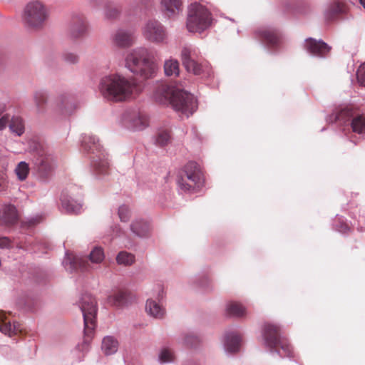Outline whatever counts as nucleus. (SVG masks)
<instances>
[{"mask_svg": "<svg viewBox=\"0 0 365 365\" xmlns=\"http://www.w3.org/2000/svg\"><path fill=\"white\" fill-rule=\"evenodd\" d=\"M98 89L104 98L116 102L135 98L142 91L140 85L118 73L103 76Z\"/></svg>", "mask_w": 365, "mask_h": 365, "instance_id": "obj_1", "label": "nucleus"}, {"mask_svg": "<svg viewBox=\"0 0 365 365\" xmlns=\"http://www.w3.org/2000/svg\"><path fill=\"white\" fill-rule=\"evenodd\" d=\"M155 100L163 105H171L178 112L188 118L197 108L192 94L176 86L160 84L153 93Z\"/></svg>", "mask_w": 365, "mask_h": 365, "instance_id": "obj_2", "label": "nucleus"}, {"mask_svg": "<svg viewBox=\"0 0 365 365\" xmlns=\"http://www.w3.org/2000/svg\"><path fill=\"white\" fill-rule=\"evenodd\" d=\"M125 66L131 73L143 79L153 78L158 70L152 52L143 46L135 48L127 53Z\"/></svg>", "mask_w": 365, "mask_h": 365, "instance_id": "obj_3", "label": "nucleus"}, {"mask_svg": "<svg viewBox=\"0 0 365 365\" xmlns=\"http://www.w3.org/2000/svg\"><path fill=\"white\" fill-rule=\"evenodd\" d=\"M81 147L84 153L89 155L93 173L98 178L109 173V163L105 152L94 135L84 134L81 137Z\"/></svg>", "mask_w": 365, "mask_h": 365, "instance_id": "obj_4", "label": "nucleus"}, {"mask_svg": "<svg viewBox=\"0 0 365 365\" xmlns=\"http://www.w3.org/2000/svg\"><path fill=\"white\" fill-rule=\"evenodd\" d=\"M264 344L272 354L281 358L292 357V349L287 340L280 334V327L275 324H265L262 329Z\"/></svg>", "mask_w": 365, "mask_h": 365, "instance_id": "obj_5", "label": "nucleus"}, {"mask_svg": "<svg viewBox=\"0 0 365 365\" xmlns=\"http://www.w3.org/2000/svg\"><path fill=\"white\" fill-rule=\"evenodd\" d=\"M29 144V151L34 155V163L39 176L43 179L48 178L56 166V158L38 142L31 140Z\"/></svg>", "mask_w": 365, "mask_h": 365, "instance_id": "obj_6", "label": "nucleus"}, {"mask_svg": "<svg viewBox=\"0 0 365 365\" xmlns=\"http://www.w3.org/2000/svg\"><path fill=\"white\" fill-rule=\"evenodd\" d=\"M212 14L203 5L194 3L188 8L186 26L189 32L202 33L212 24Z\"/></svg>", "mask_w": 365, "mask_h": 365, "instance_id": "obj_7", "label": "nucleus"}, {"mask_svg": "<svg viewBox=\"0 0 365 365\" xmlns=\"http://www.w3.org/2000/svg\"><path fill=\"white\" fill-rule=\"evenodd\" d=\"M177 182L179 188L185 192H193L204 184V178L199 165L188 162L180 173Z\"/></svg>", "mask_w": 365, "mask_h": 365, "instance_id": "obj_8", "label": "nucleus"}, {"mask_svg": "<svg viewBox=\"0 0 365 365\" xmlns=\"http://www.w3.org/2000/svg\"><path fill=\"white\" fill-rule=\"evenodd\" d=\"M78 306L82 312L84 321L85 343L92 337L96 328V317L97 314V304L96 299L90 294H83L79 302Z\"/></svg>", "mask_w": 365, "mask_h": 365, "instance_id": "obj_9", "label": "nucleus"}, {"mask_svg": "<svg viewBox=\"0 0 365 365\" xmlns=\"http://www.w3.org/2000/svg\"><path fill=\"white\" fill-rule=\"evenodd\" d=\"M181 60L185 69L196 76L210 77L212 69L207 62L197 60V50L191 46L183 47L181 51Z\"/></svg>", "mask_w": 365, "mask_h": 365, "instance_id": "obj_10", "label": "nucleus"}, {"mask_svg": "<svg viewBox=\"0 0 365 365\" xmlns=\"http://www.w3.org/2000/svg\"><path fill=\"white\" fill-rule=\"evenodd\" d=\"M334 120L347 125L355 133H365V114L360 113L350 107H345L337 111Z\"/></svg>", "mask_w": 365, "mask_h": 365, "instance_id": "obj_11", "label": "nucleus"}, {"mask_svg": "<svg viewBox=\"0 0 365 365\" xmlns=\"http://www.w3.org/2000/svg\"><path fill=\"white\" fill-rule=\"evenodd\" d=\"M48 13L45 6L38 1L30 2L24 9V21L31 27L41 26L47 19Z\"/></svg>", "mask_w": 365, "mask_h": 365, "instance_id": "obj_12", "label": "nucleus"}, {"mask_svg": "<svg viewBox=\"0 0 365 365\" xmlns=\"http://www.w3.org/2000/svg\"><path fill=\"white\" fill-rule=\"evenodd\" d=\"M142 34L148 41L153 43H165L168 34L164 25L158 20L150 19L142 28Z\"/></svg>", "mask_w": 365, "mask_h": 365, "instance_id": "obj_13", "label": "nucleus"}, {"mask_svg": "<svg viewBox=\"0 0 365 365\" xmlns=\"http://www.w3.org/2000/svg\"><path fill=\"white\" fill-rule=\"evenodd\" d=\"M88 23L83 14L74 12L71 14L68 28L70 38H81L88 33Z\"/></svg>", "mask_w": 365, "mask_h": 365, "instance_id": "obj_14", "label": "nucleus"}, {"mask_svg": "<svg viewBox=\"0 0 365 365\" xmlns=\"http://www.w3.org/2000/svg\"><path fill=\"white\" fill-rule=\"evenodd\" d=\"M78 105L73 95L63 93L58 96L56 100L55 113L62 118H68L77 109Z\"/></svg>", "mask_w": 365, "mask_h": 365, "instance_id": "obj_15", "label": "nucleus"}, {"mask_svg": "<svg viewBox=\"0 0 365 365\" xmlns=\"http://www.w3.org/2000/svg\"><path fill=\"white\" fill-rule=\"evenodd\" d=\"M123 119L125 126L136 130H143L148 125L147 117L136 110L126 111Z\"/></svg>", "mask_w": 365, "mask_h": 365, "instance_id": "obj_16", "label": "nucleus"}, {"mask_svg": "<svg viewBox=\"0 0 365 365\" xmlns=\"http://www.w3.org/2000/svg\"><path fill=\"white\" fill-rule=\"evenodd\" d=\"M157 300L153 299H148L145 304L146 312L151 317L155 319H162L165 314V308L160 304V300H162L165 296L164 290L161 287H158Z\"/></svg>", "mask_w": 365, "mask_h": 365, "instance_id": "obj_17", "label": "nucleus"}, {"mask_svg": "<svg viewBox=\"0 0 365 365\" xmlns=\"http://www.w3.org/2000/svg\"><path fill=\"white\" fill-rule=\"evenodd\" d=\"M304 48L311 55L325 58L331 50V47L322 40L309 38L305 40Z\"/></svg>", "mask_w": 365, "mask_h": 365, "instance_id": "obj_18", "label": "nucleus"}, {"mask_svg": "<svg viewBox=\"0 0 365 365\" xmlns=\"http://www.w3.org/2000/svg\"><path fill=\"white\" fill-rule=\"evenodd\" d=\"M111 39L113 44L117 47L125 48L131 46L134 43L135 37L133 31L118 29L113 33Z\"/></svg>", "mask_w": 365, "mask_h": 365, "instance_id": "obj_19", "label": "nucleus"}, {"mask_svg": "<svg viewBox=\"0 0 365 365\" xmlns=\"http://www.w3.org/2000/svg\"><path fill=\"white\" fill-rule=\"evenodd\" d=\"M160 10L163 16L168 19H174L182 11V0H160Z\"/></svg>", "mask_w": 365, "mask_h": 365, "instance_id": "obj_20", "label": "nucleus"}, {"mask_svg": "<svg viewBox=\"0 0 365 365\" xmlns=\"http://www.w3.org/2000/svg\"><path fill=\"white\" fill-rule=\"evenodd\" d=\"M62 264L70 272L77 270L87 271L89 268V264L86 259L82 257L73 256L67 252H66Z\"/></svg>", "mask_w": 365, "mask_h": 365, "instance_id": "obj_21", "label": "nucleus"}, {"mask_svg": "<svg viewBox=\"0 0 365 365\" xmlns=\"http://www.w3.org/2000/svg\"><path fill=\"white\" fill-rule=\"evenodd\" d=\"M222 344L227 354H235L240 350L241 336L236 331H227L223 336Z\"/></svg>", "mask_w": 365, "mask_h": 365, "instance_id": "obj_22", "label": "nucleus"}, {"mask_svg": "<svg viewBox=\"0 0 365 365\" xmlns=\"http://www.w3.org/2000/svg\"><path fill=\"white\" fill-rule=\"evenodd\" d=\"M256 34L269 46H275L279 42V34L272 28H261Z\"/></svg>", "mask_w": 365, "mask_h": 365, "instance_id": "obj_23", "label": "nucleus"}, {"mask_svg": "<svg viewBox=\"0 0 365 365\" xmlns=\"http://www.w3.org/2000/svg\"><path fill=\"white\" fill-rule=\"evenodd\" d=\"M62 210L71 214H78L83 208L82 203L78 200H75L70 196L63 195L61 197Z\"/></svg>", "mask_w": 365, "mask_h": 365, "instance_id": "obj_24", "label": "nucleus"}, {"mask_svg": "<svg viewBox=\"0 0 365 365\" xmlns=\"http://www.w3.org/2000/svg\"><path fill=\"white\" fill-rule=\"evenodd\" d=\"M132 232L140 237H147L150 235V227L148 222L135 220L130 225Z\"/></svg>", "mask_w": 365, "mask_h": 365, "instance_id": "obj_25", "label": "nucleus"}, {"mask_svg": "<svg viewBox=\"0 0 365 365\" xmlns=\"http://www.w3.org/2000/svg\"><path fill=\"white\" fill-rule=\"evenodd\" d=\"M0 218L6 225H14L18 220V212L15 206L4 205L2 207V215Z\"/></svg>", "mask_w": 365, "mask_h": 365, "instance_id": "obj_26", "label": "nucleus"}, {"mask_svg": "<svg viewBox=\"0 0 365 365\" xmlns=\"http://www.w3.org/2000/svg\"><path fill=\"white\" fill-rule=\"evenodd\" d=\"M6 319V315L4 312H0V322H3L0 325V331L5 335L11 336L12 334H16L21 331L20 324L18 322H14L11 324L9 322H4Z\"/></svg>", "mask_w": 365, "mask_h": 365, "instance_id": "obj_27", "label": "nucleus"}, {"mask_svg": "<svg viewBox=\"0 0 365 365\" xmlns=\"http://www.w3.org/2000/svg\"><path fill=\"white\" fill-rule=\"evenodd\" d=\"M121 14L120 6L115 5L112 2H106L103 6V14L107 21H115L118 19Z\"/></svg>", "mask_w": 365, "mask_h": 365, "instance_id": "obj_28", "label": "nucleus"}, {"mask_svg": "<svg viewBox=\"0 0 365 365\" xmlns=\"http://www.w3.org/2000/svg\"><path fill=\"white\" fill-rule=\"evenodd\" d=\"M118 349V341L111 336H105L102 341L101 349L106 355L115 354Z\"/></svg>", "mask_w": 365, "mask_h": 365, "instance_id": "obj_29", "label": "nucleus"}, {"mask_svg": "<svg viewBox=\"0 0 365 365\" xmlns=\"http://www.w3.org/2000/svg\"><path fill=\"white\" fill-rule=\"evenodd\" d=\"M128 293L123 290H118L108 298V303L116 307H121L125 305L128 303Z\"/></svg>", "mask_w": 365, "mask_h": 365, "instance_id": "obj_30", "label": "nucleus"}, {"mask_svg": "<svg viewBox=\"0 0 365 365\" xmlns=\"http://www.w3.org/2000/svg\"><path fill=\"white\" fill-rule=\"evenodd\" d=\"M9 128L10 131L17 136H21L25 132L24 122L23 119L19 116L11 118Z\"/></svg>", "mask_w": 365, "mask_h": 365, "instance_id": "obj_31", "label": "nucleus"}, {"mask_svg": "<svg viewBox=\"0 0 365 365\" xmlns=\"http://www.w3.org/2000/svg\"><path fill=\"white\" fill-rule=\"evenodd\" d=\"M226 312L232 317H242L246 314V309L242 304L230 302L227 304Z\"/></svg>", "mask_w": 365, "mask_h": 365, "instance_id": "obj_32", "label": "nucleus"}, {"mask_svg": "<svg viewBox=\"0 0 365 365\" xmlns=\"http://www.w3.org/2000/svg\"><path fill=\"white\" fill-rule=\"evenodd\" d=\"M115 260L118 265L128 267L134 264L135 257L132 253L121 251L116 255Z\"/></svg>", "mask_w": 365, "mask_h": 365, "instance_id": "obj_33", "label": "nucleus"}, {"mask_svg": "<svg viewBox=\"0 0 365 365\" xmlns=\"http://www.w3.org/2000/svg\"><path fill=\"white\" fill-rule=\"evenodd\" d=\"M164 71L168 76H178L180 71L178 61L173 58L166 60L164 63Z\"/></svg>", "mask_w": 365, "mask_h": 365, "instance_id": "obj_34", "label": "nucleus"}, {"mask_svg": "<svg viewBox=\"0 0 365 365\" xmlns=\"http://www.w3.org/2000/svg\"><path fill=\"white\" fill-rule=\"evenodd\" d=\"M7 160L0 156V191L4 190L8 186L7 175L6 173Z\"/></svg>", "mask_w": 365, "mask_h": 365, "instance_id": "obj_35", "label": "nucleus"}, {"mask_svg": "<svg viewBox=\"0 0 365 365\" xmlns=\"http://www.w3.org/2000/svg\"><path fill=\"white\" fill-rule=\"evenodd\" d=\"M88 258L93 264H101L105 259L103 249L101 247H93L89 254Z\"/></svg>", "mask_w": 365, "mask_h": 365, "instance_id": "obj_36", "label": "nucleus"}, {"mask_svg": "<svg viewBox=\"0 0 365 365\" xmlns=\"http://www.w3.org/2000/svg\"><path fill=\"white\" fill-rule=\"evenodd\" d=\"M174 359L173 351L168 347L162 348L158 354V361L160 364L171 363Z\"/></svg>", "mask_w": 365, "mask_h": 365, "instance_id": "obj_37", "label": "nucleus"}, {"mask_svg": "<svg viewBox=\"0 0 365 365\" xmlns=\"http://www.w3.org/2000/svg\"><path fill=\"white\" fill-rule=\"evenodd\" d=\"M15 173L20 180H24L29 173L28 163L24 161L20 162L15 168Z\"/></svg>", "mask_w": 365, "mask_h": 365, "instance_id": "obj_38", "label": "nucleus"}, {"mask_svg": "<svg viewBox=\"0 0 365 365\" xmlns=\"http://www.w3.org/2000/svg\"><path fill=\"white\" fill-rule=\"evenodd\" d=\"M34 98L36 108L38 111L40 112L42 110L43 105L46 103L47 94L45 91H38L34 93Z\"/></svg>", "mask_w": 365, "mask_h": 365, "instance_id": "obj_39", "label": "nucleus"}, {"mask_svg": "<svg viewBox=\"0 0 365 365\" xmlns=\"http://www.w3.org/2000/svg\"><path fill=\"white\" fill-rule=\"evenodd\" d=\"M170 140V135L167 130L160 131L155 138V143L160 146L166 145Z\"/></svg>", "mask_w": 365, "mask_h": 365, "instance_id": "obj_40", "label": "nucleus"}, {"mask_svg": "<svg viewBox=\"0 0 365 365\" xmlns=\"http://www.w3.org/2000/svg\"><path fill=\"white\" fill-rule=\"evenodd\" d=\"M118 216L122 222H128L130 217V210L127 205H123L118 208Z\"/></svg>", "mask_w": 365, "mask_h": 365, "instance_id": "obj_41", "label": "nucleus"}, {"mask_svg": "<svg viewBox=\"0 0 365 365\" xmlns=\"http://www.w3.org/2000/svg\"><path fill=\"white\" fill-rule=\"evenodd\" d=\"M357 81L361 85L365 86V62L362 63L357 70Z\"/></svg>", "mask_w": 365, "mask_h": 365, "instance_id": "obj_42", "label": "nucleus"}, {"mask_svg": "<svg viewBox=\"0 0 365 365\" xmlns=\"http://www.w3.org/2000/svg\"><path fill=\"white\" fill-rule=\"evenodd\" d=\"M10 115L9 114H2L0 116V132L6 129L9 126L11 121Z\"/></svg>", "mask_w": 365, "mask_h": 365, "instance_id": "obj_43", "label": "nucleus"}, {"mask_svg": "<svg viewBox=\"0 0 365 365\" xmlns=\"http://www.w3.org/2000/svg\"><path fill=\"white\" fill-rule=\"evenodd\" d=\"M341 11V6L339 4H334L331 8L326 11L325 15L327 18H330L332 15L336 14Z\"/></svg>", "mask_w": 365, "mask_h": 365, "instance_id": "obj_44", "label": "nucleus"}, {"mask_svg": "<svg viewBox=\"0 0 365 365\" xmlns=\"http://www.w3.org/2000/svg\"><path fill=\"white\" fill-rule=\"evenodd\" d=\"M197 341L198 339L195 336H194L193 334H190L185 336L183 339V343L187 346H193L196 344Z\"/></svg>", "mask_w": 365, "mask_h": 365, "instance_id": "obj_45", "label": "nucleus"}, {"mask_svg": "<svg viewBox=\"0 0 365 365\" xmlns=\"http://www.w3.org/2000/svg\"><path fill=\"white\" fill-rule=\"evenodd\" d=\"M63 59L69 63H75L78 61V57L73 53H66L63 54Z\"/></svg>", "mask_w": 365, "mask_h": 365, "instance_id": "obj_46", "label": "nucleus"}, {"mask_svg": "<svg viewBox=\"0 0 365 365\" xmlns=\"http://www.w3.org/2000/svg\"><path fill=\"white\" fill-rule=\"evenodd\" d=\"M349 225L346 223V222H339V224H336V230L339 232H341V233H346L349 230Z\"/></svg>", "mask_w": 365, "mask_h": 365, "instance_id": "obj_47", "label": "nucleus"}, {"mask_svg": "<svg viewBox=\"0 0 365 365\" xmlns=\"http://www.w3.org/2000/svg\"><path fill=\"white\" fill-rule=\"evenodd\" d=\"M123 230L120 229V227L118 225H115L113 227H112V237H117L121 236L123 234Z\"/></svg>", "mask_w": 365, "mask_h": 365, "instance_id": "obj_48", "label": "nucleus"}, {"mask_svg": "<svg viewBox=\"0 0 365 365\" xmlns=\"http://www.w3.org/2000/svg\"><path fill=\"white\" fill-rule=\"evenodd\" d=\"M10 245L11 240L8 237H0V248L9 247Z\"/></svg>", "mask_w": 365, "mask_h": 365, "instance_id": "obj_49", "label": "nucleus"}, {"mask_svg": "<svg viewBox=\"0 0 365 365\" xmlns=\"http://www.w3.org/2000/svg\"><path fill=\"white\" fill-rule=\"evenodd\" d=\"M41 217L39 216H36L34 217H31L29 220V223L31 225H34L38 222H40Z\"/></svg>", "mask_w": 365, "mask_h": 365, "instance_id": "obj_50", "label": "nucleus"}, {"mask_svg": "<svg viewBox=\"0 0 365 365\" xmlns=\"http://www.w3.org/2000/svg\"><path fill=\"white\" fill-rule=\"evenodd\" d=\"M6 106L4 104H0V116L5 112Z\"/></svg>", "mask_w": 365, "mask_h": 365, "instance_id": "obj_51", "label": "nucleus"}, {"mask_svg": "<svg viewBox=\"0 0 365 365\" xmlns=\"http://www.w3.org/2000/svg\"><path fill=\"white\" fill-rule=\"evenodd\" d=\"M24 248L26 250H29V251H33L34 252H36L38 251V250L35 249V248H33V247H29L28 246H25L24 247Z\"/></svg>", "mask_w": 365, "mask_h": 365, "instance_id": "obj_52", "label": "nucleus"}, {"mask_svg": "<svg viewBox=\"0 0 365 365\" xmlns=\"http://www.w3.org/2000/svg\"><path fill=\"white\" fill-rule=\"evenodd\" d=\"M360 4L361 6L365 9V0H359Z\"/></svg>", "mask_w": 365, "mask_h": 365, "instance_id": "obj_53", "label": "nucleus"}, {"mask_svg": "<svg viewBox=\"0 0 365 365\" xmlns=\"http://www.w3.org/2000/svg\"><path fill=\"white\" fill-rule=\"evenodd\" d=\"M185 365H196V364H194V363H188V364H185Z\"/></svg>", "mask_w": 365, "mask_h": 365, "instance_id": "obj_54", "label": "nucleus"}]
</instances>
